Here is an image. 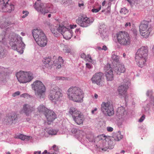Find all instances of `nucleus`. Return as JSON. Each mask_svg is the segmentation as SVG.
<instances>
[{
    "instance_id": "29",
    "label": "nucleus",
    "mask_w": 154,
    "mask_h": 154,
    "mask_svg": "<svg viewBox=\"0 0 154 154\" xmlns=\"http://www.w3.org/2000/svg\"><path fill=\"white\" fill-rule=\"evenodd\" d=\"M114 140L117 141H119L123 138V136L121 134L120 131H118L114 136Z\"/></svg>"
},
{
    "instance_id": "50",
    "label": "nucleus",
    "mask_w": 154,
    "mask_h": 154,
    "mask_svg": "<svg viewBox=\"0 0 154 154\" xmlns=\"http://www.w3.org/2000/svg\"><path fill=\"white\" fill-rule=\"evenodd\" d=\"M86 67L89 69H90L92 67V65L88 63H86Z\"/></svg>"
},
{
    "instance_id": "57",
    "label": "nucleus",
    "mask_w": 154,
    "mask_h": 154,
    "mask_svg": "<svg viewBox=\"0 0 154 154\" xmlns=\"http://www.w3.org/2000/svg\"><path fill=\"white\" fill-rule=\"evenodd\" d=\"M42 154H49L48 152V151L45 150L43 152Z\"/></svg>"
},
{
    "instance_id": "14",
    "label": "nucleus",
    "mask_w": 154,
    "mask_h": 154,
    "mask_svg": "<svg viewBox=\"0 0 154 154\" xmlns=\"http://www.w3.org/2000/svg\"><path fill=\"white\" fill-rule=\"evenodd\" d=\"M148 23L147 22L142 23L139 26L140 32V35L145 38H147L150 34L148 28Z\"/></svg>"
},
{
    "instance_id": "35",
    "label": "nucleus",
    "mask_w": 154,
    "mask_h": 154,
    "mask_svg": "<svg viewBox=\"0 0 154 154\" xmlns=\"http://www.w3.org/2000/svg\"><path fill=\"white\" fill-rule=\"evenodd\" d=\"M48 133L49 134L51 135H55L57 134V131L55 130L50 129L48 131Z\"/></svg>"
},
{
    "instance_id": "15",
    "label": "nucleus",
    "mask_w": 154,
    "mask_h": 154,
    "mask_svg": "<svg viewBox=\"0 0 154 154\" xmlns=\"http://www.w3.org/2000/svg\"><path fill=\"white\" fill-rule=\"evenodd\" d=\"M103 79V74L101 72H97L93 75L91 78V81L94 84L100 85Z\"/></svg>"
},
{
    "instance_id": "58",
    "label": "nucleus",
    "mask_w": 154,
    "mask_h": 154,
    "mask_svg": "<svg viewBox=\"0 0 154 154\" xmlns=\"http://www.w3.org/2000/svg\"><path fill=\"white\" fill-rule=\"evenodd\" d=\"M84 6V4L83 3H79V6L81 7L82 6Z\"/></svg>"
},
{
    "instance_id": "16",
    "label": "nucleus",
    "mask_w": 154,
    "mask_h": 154,
    "mask_svg": "<svg viewBox=\"0 0 154 154\" xmlns=\"http://www.w3.org/2000/svg\"><path fill=\"white\" fill-rule=\"evenodd\" d=\"M17 119V115L14 112L8 114L5 118V121L7 125H10L14 123Z\"/></svg>"
},
{
    "instance_id": "32",
    "label": "nucleus",
    "mask_w": 154,
    "mask_h": 154,
    "mask_svg": "<svg viewBox=\"0 0 154 154\" xmlns=\"http://www.w3.org/2000/svg\"><path fill=\"white\" fill-rule=\"evenodd\" d=\"M38 109L39 111L45 112V113L47 112V110H49L43 105H40L38 107Z\"/></svg>"
},
{
    "instance_id": "59",
    "label": "nucleus",
    "mask_w": 154,
    "mask_h": 154,
    "mask_svg": "<svg viewBox=\"0 0 154 154\" xmlns=\"http://www.w3.org/2000/svg\"><path fill=\"white\" fill-rule=\"evenodd\" d=\"M75 32H79V33H80L81 31L80 30V29H77L75 30Z\"/></svg>"
},
{
    "instance_id": "34",
    "label": "nucleus",
    "mask_w": 154,
    "mask_h": 154,
    "mask_svg": "<svg viewBox=\"0 0 154 154\" xmlns=\"http://www.w3.org/2000/svg\"><path fill=\"white\" fill-rule=\"evenodd\" d=\"M63 51L65 53H70L71 50L69 48L65 46L64 47Z\"/></svg>"
},
{
    "instance_id": "61",
    "label": "nucleus",
    "mask_w": 154,
    "mask_h": 154,
    "mask_svg": "<svg viewBox=\"0 0 154 154\" xmlns=\"http://www.w3.org/2000/svg\"><path fill=\"white\" fill-rule=\"evenodd\" d=\"M21 35L23 36H24L25 35V33L23 32H21Z\"/></svg>"
},
{
    "instance_id": "9",
    "label": "nucleus",
    "mask_w": 154,
    "mask_h": 154,
    "mask_svg": "<svg viewBox=\"0 0 154 154\" xmlns=\"http://www.w3.org/2000/svg\"><path fill=\"white\" fill-rule=\"evenodd\" d=\"M101 110L103 114L109 116L114 114L113 105L109 101L103 102L101 105Z\"/></svg>"
},
{
    "instance_id": "46",
    "label": "nucleus",
    "mask_w": 154,
    "mask_h": 154,
    "mask_svg": "<svg viewBox=\"0 0 154 154\" xmlns=\"http://www.w3.org/2000/svg\"><path fill=\"white\" fill-rule=\"evenodd\" d=\"M5 40V38L4 36L0 35V42H3Z\"/></svg>"
},
{
    "instance_id": "5",
    "label": "nucleus",
    "mask_w": 154,
    "mask_h": 154,
    "mask_svg": "<svg viewBox=\"0 0 154 154\" xmlns=\"http://www.w3.org/2000/svg\"><path fill=\"white\" fill-rule=\"evenodd\" d=\"M32 87L37 97L40 99L45 98V87L41 81L38 80L35 81L32 84Z\"/></svg>"
},
{
    "instance_id": "48",
    "label": "nucleus",
    "mask_w": 154,
    "mask_h": 154,
    "mask_svg": "<svg viewBox=\"0 0 154 154\" xmlns=\"http://www.w3.org/2000/svg\"><path fill=\"white\" fill-rule=\"evenodd\" d=\"M112 128L110 127H108L107 128V130L108 132H112L113 131Z\"/></svg>"
},
{
    "instance_id": "33",
    "label": "nucleus",
    "mask_w": 154,
    "mask_h": 154,
    "mask_svg": "<svg viewBox=\"0 0 154 154\" xmlns=\"http://www.w3.org/2000/svg\"><path fill=\"white\" fill-rule=\"evenodd\" d=\"M6 54V51L5 50L0 46V58L4 57Z\"/></svg>"
},
{
    "instance_id": "56",
    "label": "nucleus",
    "mask_w": 154,
    "mask_h": 154,
    "mask_svg": "<svg viewBox=\"0 0 154 154\" xmlns=\"http://www.w3.org/2000/svg\"><path fill=\"white\" fill-rule=\"evenodd\" d=\"M98 95L96 94H94V96L93 97V98L96 99L98 98Z\"/></svg>"
},
{
    "instance_id": "2",
    "label": "nucleus",
    "mask_w": 154,
    "mask_h": 154,
    "mask_svg": "<svg viewBox=\"0 0 154 154\" xmlns=\"http://www.w3.org/2000/svg\"><path fill=\"white\" fill-rule=\"evenodd\" d=\"M32 34L36 42L39 46L44 47L47 45V38L42 30L35 29L32 32Z\"/></svg>"
},
{
    "instance_id": "53",
    "label": "nucleus",
    "mask_w": 154,
    "mask_h": 154,
    "mask_svg": "<svg viewBox=\"0 0 154 154\" xmlns=\"http://www.w3.org/2000/svg\"><path fill=\"white\" fill-rule=\"evenodd\" d=\"M76 26H77L76 25H70L69 27L71 29H74V28H76Z\"/></svg>"
},
{
    "instance_id": "1",
    "label": "nucleus",
    "mask_w": 154,
    "mask_h": 154,
    "mask_svg": "<svg viewBox=\"0 0 154 154\" xmlns=\"http://www.w3.org/2000/svg\"><path fill=\"white\" fill-rule=\"evenodd\" d=\"M67 94L70 100L77 102H82L83 101L84 93L82 90L79 87H70L67 91Z\"/></svg>"
},
{
    "instance_id": "23",
    "label": "nucleus",
    "mask_w": 154,
    "mask_h": 154,
    "mask_svg": "<svg viewBox=\"0 0 154 154\" xmlns=\"http://www.w3.org/2000/svg\"><path fill=\"white\" fill-rule=\"evenodd\" d=\"M127 112L124 107L121 106L118 108L116 112V115L119 119L124 118Z\"/></svg>"
},
{
    "instance_id": "21",
    "label": "nucleus",
    "mask_w": 154,
    "mask_h": 154,
    "mask_svg": "<svg viewBox=\"0 0 154 154\" xmlns=\"http://www.w3.org/2000/svg\"><path fill=\"white\" fill-rule=\"evenodd\" d=\"M129 83L127 82L125 84L122 85L119 87V94L124 97L126 95L127 91L128 88V85Z\"/></svg>"
},
{
    "instance_id": "17",
    "label": "nucleus",
    "mask_w": 154,
    "mask_h": 154,
    "mask_svg": "<svg viewBox=\"0 0 154 154\" xmlns=\"http://www.w3.org/2000/svg\"><path fill=\"white\" fill-rule=\"evenodd\" d=\"M148 53V48L147 46H142L138 49L136 54V56L146 57Z\"/></svg>"
},
{
    "instance_id": "28",
    "label": "nucleus",
    "mask_w": 154,
    "mask_h": 154,
    "mask_svg": "<svg viewBox=\"0 0 154 154\" xmlns=\"http://www.w3.org/2000/svg\"><path fill=\"white\" fill-rule=\"evenodd\" d=\"M50 27V28L51 32L54 34L55 36H57V34H58L59 32H60L57 31V29L58 28H56L55 26L52 25Z\"/></svg>"
},
{
    "instance_id": "36",
    "label": "nucleus",
    "mask_w": 154,
    "mask_h": 154,
    "mask_svg": "<svg viewBox=\"0 0 154 154\" xmlns=\"http://www.w3.org/2000/svg\"><path fill=\"white\" fill-rule=\"evenodd\" d=\"M11 22L9 21H7L5 22L2 25V28H4L7 27L11 24Z\"/></svg>"
},
{
    "instance_id": "24",
    "label": "nucleus",
    "mask_w": 154,
    "mask_h": 154,
    "mask_svg": "<svg viewBox=\"0 0 154 154\" xmlns=\"http://www.w3.org/2000/svg\"><path fill=\"white\" fill-rule=\"evenodd\" d=\"M47 111L45 114L47 120L48 122H52L56 118V115L53 111L49 110Z\"/></svg>"
},
{
    "instance_id": "45",
    "label": "nucleus",
    "mask_w": 154,
    "mask_h": 154,
    "mask_svg": "<svg viewBox=\"0 0 154 154\" xmlns=\"http://www.w3.org/2000/svg\"><path fill=\"white\" fill-rule=\"evenodd\" d=\"M20 92L19 91H17L15 92L12 94V96L13 97H15L19 95L20 94Z\"/></svg>"
},
{
    "instance_id": "49",
    "label": "nucleus",
    "mask_w": 154,
    "mask_h": 154,
    "mask_svg": "<svg viewBox=\"0 0 154 154\" xmlns=\"http://www.w3.org/2000/svg\"><path fill=\"white\" fill-rule=\"evenodd\" d=\"M152 91H148L147 92L146 94L148 96H151L152 94Z\"/></svg>"
},
{
    "instance_id": "47",
    "label": "nucleus",
    "mask_w": 154,
    "mask_h": 154,
    "mask_svg": "<svg viewBox=\"0 0 154 154\" xmlns=\"http://www.w3.org/2000/svg\"><path fill=\"white\" fill-rule=\"evenodd\" d=\"M81 57L84 59L86 61L87 58V55H86L85 54L82 53L81 54Z\"/></svg>"
},
{
    "instance_id": "11",
    "label": "nucleus",
    "mask_w": 154,
    "mask_h": 154,
    "mask_svg": "<svg viewBox=\"0 0 154 154\" xmlns=\"http://www.w3.org/2000/svg\"><path fill=\"white\" fill-rule=\"evenodd\" d=\"M57 31L60 33L63 36L64 38L66 39H70L73 34L72 30L66 28L62 24L59 25Z\"/></svg>"
},
{
    "instance_id": "19",
    "label": "nucleus",
    "mask_w": 154,
    "mask_h": 154,
    "mask_svg": "<svg viewBox=\"0 0 154 154\" xmlns=\"http://www.w3.org/2000/svg\"><path fill=\"white\" fill-rule=\"evenodd\" d=\"M34 110V107L31 106L30 104H25L23 105L21 112L25 113L27 116H29Z\"/></svg>"
},
{
    "instance_id": "7",
    "label": "nucleus",
    "mask_w": 154,
    "mask_h": 154,
    "mask_svg": "<svg viewBox=\"0 0 154 154\" xmlns=\"http://www.w3.org/2000/svg\"><path fill=\"white\" fill-rule=\"evenodd\" d=\"M69 114L71 115L74 121L79 125L83 124L84 116L81 112L74 107H71L69 110Z\"/></svg>"
},
{
    "instance_id": "4",
    "label": "nucleus",
    "mask_w": 154,
    "mask_h": 154,
    "mask_svg": "<svg viewBox=\"0 0 154 154\" xmlns=\"http://www.w3.org/2000/svg\"><path fill=\"white\" fill-rule=\"evenodd\" d=\"M118 43L120 45L128 46L131 43V38L129 34L125 31H121L116 34Z\"/></svg>"
},
{
    "instance_id": "51",
    "label": "nucleus",
    "mask_w": 154,
    "mask_h": 154,
    "mask_svg": "<svg viewBox=\"0 0 154 154\" xmlns=\"http://www.w3.org/2000/svg\"><path fill=\"white\" fill-rule=\"evenodd\" d=\"M131 26V24L130 22H127L125 25V26L126 27L128 26Z\"/></svg>"
},
{
    "instance_id": "42",
    "label": "nucleus",
    "mask_w": 154,
    "mask_h": 154,
    "mask_svg": "<svg viewBox=\"0 0 154 154\" xmlns=\"http://www.w3.org/2000/svg\"><path fill=\"white\" fill-rule=\"evenodd\" d=\"M23 13L24 14V15L22 16V17L23 18H25L29 14V12L27 11H23Z\"/></svg>"
},
{
    "instance_id": "43",
    "label": "nucleus",
    "mask_w": 154,
    "mask_h": 154,
    "mask_svg": "<svg viewBox=\"0 0 154 154\" xmlns=\"http://www.w3.org/2000/svg\"><path fill=\"white\" fill-rule=\"evenodd\" d=\"M150 103L153 106V107L154 108V97H151Z\"/></svg>"
},
{
    "instance_id": "60",
    "label": "nucleus",
    "mask_w": 154,
    "mask_h": 154,
    "mask_svg": "<svg viewBox=\"0 0 154 154\" xmlns=\"http://www.w3.org/2000/svg\"><path fill=\"white\" fill-rule=\"evenodd\" d=\"M38 153V154H41V151L38 152H34V154H36Z\"/></svg>"
},
{
    "instance_id": "13",
    "label": "nucleus",
    "mask_w": 154,
    "mask_h": 154,
    "mask_svg": "<svg viewBox=\"0 0 154 154\" xmlns=\"http://www.w3.org/2000/svg\"><path fill=\"white\" fill-rule=\"evenodd\" d=\"M2 8L0 11L3 12H11L12 10H14V6L12 4H9L8 2L4 0H0V7Z\"/></svg>"
},
{
    "instance_id": "63",
    "label": "nucleus",
    "mask_w": 154,
    "mask_h": 154,
    "mask_svg": "<svg viewBox=\"0 0 154 154\" xmlns=\"http://www.w3.org/2000/svg\"><path fill=\"white\" fill-rule=\"evenodd\" d=\"M97 48L99 50H102V48L101 47H97Z\"/></svg>"
},
{
    "instance_id": "31",
    "label": "nucleus",
    "mask_w": 154,
    "mask_h": 154,
    "mask_svg": "<svg viewBox=\"0 0 154 154\" xmlns=\"http://www.w3.org/2000/svg\"><path fill=\"white\" fill-rule=\"evenodd\" d=\"M16 138L20 139L22 140H28L30 138V136H27L26 135H24L22 134H20L19 135H17L15 137Z\"/></svg>"
},
{
    "instance_id": "3",
    "label": "nucleus",
    "mask_w": 154,
    "mask_h": 154,
    "mask_svg": "<svg viewBox=\"0 0 154 154\" xmlns=\"http://www.w3.org/2000/svg\"><path fill=\"white\" fill-rule=\"evenodd\" d=\"M18 37L16 35L11 36L10 44L12 49L22 54L23 53L25 45L22 41V38L20 37V40H18Z\"/></svg>"
},
{
    "instance_id": "62",
    "label": "nucleus",
    "mask_w": 154,
    "mask_h": 154,
    "mask_svg": "<svg viewBox=\"0 0 154 154\" xmlns=\"http://www.w3.org/2000/svg\"><path fill=\"white\" fill-rule=\"evenodd\" d=\"M106 3V2L105 1H104L102 3V5L103 6H104Z\"/></svg>"
},
{
    "instance_id": "44",
    "label": "nucleus",
    "mask_w": 154,
    "mask_h": 154,
    "mask_svg": "<svg viewBox=\"0 0 154 154\" xmlns=\"http://www.w3.org/2000/svg\"><path fill=\"white\" fill-rule=\"evenodd\" d=\"M145 115H143L139 120L140 122H142L145 119Z\"/></svg>"
},
{
    "instance_id": "26",
    "label": "nucleus",
    "mask_w": 154,
    "mask_h": 154,
    "mask_svg": "<svg viewBox=\"0 0 154 154\" xmlns=\"http://www.w3.org/2000/svg\"><path fill=\"white\" fill-rule=\"evenodd\" d=\"M59 149L58 146L54 145L50 149L48 152L49 154H58L59 152Z\"/></svg>"
},
{
    "instance_id": "64",
    "label": "nucleus",
    "mask_w": 154,
    "mask_h": 154,
    "mask_svg": "<svg viewBox=\"0 0 154 154\" xmlns=\"http://www.w3.org/2000/svg\"><path fill=\"white\" fill-rule=\"evenodd\" d=\"M128 2H129L131 5L132 3V2L130 0H127Z\"/></svg>"
},
{
    "instance_id": "55",
    "label": "nucleus",
    "mask_w": 154,
    "mask_h": 154,
    "mask_svg": "<svg viewBox=\"0 0 154 154\" xmlns=\"http://www.w3.org/2000/svg\"><path fill=\"white\" fill-rule=\"evenodd\" d=\"M97 110V108H94V110H93L91 111V113L92 114H94V112L96 111Z\"/></svg>"
},
{
    "instance_id": "30",
    "label": "nucleus",
    "mask_w": 154,
    "mask_h": 154,
    "mask_svg": "<svg viewBox=\"0 0 154 154\" xmlns=\"http://www.w3.org/2000/svg\"><path fill=\"white\" fill-rule=\"evenodd\" d=\"M64 61L61 57H59L58 58V61L56 63L57 66V69H59L61 66V65L63 64Z\"/></svg>"
},
{
    "instance_id": "20",
    "label": "nucleus",
    "mask_w": 154,
    "mask_h": 154,
    "mask_svg": "<svg viewBox=\"0 0 154 154\" xmlns=\"http://www.w3.org/2000/svg\"><path fill=\"white\" fill-rule=\"evenodd\" d=\"M113 69L115 72L118 75L125 72L126 70L124 65L120 63L114 66Z\"/></svg>"
},
{
    "instance_id": "25",
    "label": "nucleus",
    "mask_w": 154,
    "mask_h": 154,
    "mask_svg": "<svg viewBox=\"0 0 154 154\" xmlns=\"http://www.w3.org/2000/svg\"><path fill=\"white\" fill-rule=\"evenodd\" d=\"M43 63L45 64V66L47 68L51 67L53 64L52 61L49 57H45L42 60Z\"/></svg>"
},
{
    "instance_id": "40",
    "label": "nucleus",
    "mask_w": 154,
    "mask_h": 154,
    "mask_svg": "<svg viewBox=\"0 0 154 154\" xmlns=\"http://www.w3.org/2000/svg\"><path fill=\"white\" fill-rule=\"evenodd\" d=\"M101 6L100 5L98 8H93L92 9L91 11L94 13H97L101 9Z\"/></svg>"
},
{
    "instance_id": "10",
    "label": "nucleus",
    "mask_w": 154,
    "mask_h": 154,
    "mask_svg": "<svg viewBox=\"0 0 154 154\" xmlns=\"http://www.w3.org/2000/svg\"><path fill=\"white\" fill-rule=\"evenodd\" d=\"M35 8L38 11L40 12L42 14H45L46 13L50 12L51 13H55L56 11L54 10L52 11L51 9L52 8V6H49L45 3L39 2L37 3L36 2L35 4Z\"/></svg>"
},
{
    "instance_id": "27",
    "label": "nucleus",
    "mask_w": 154,
    "mask_h": 154,
    "mask_svg": "<svg viewBox=\"0 0 154 154\" xmlns=\"http://www.w3.org/2000/svg\"><path fill=\"white\" fill-rule=\"evenodd\" d=\"M119 57L115 54H113L112 56V64L113 66L120 63L119 61Z\"/></svg>"
},
{
    "instance_id": "39",
    "label": "nucleus",
    "mask_w": 154,
    "mask_h": 154,
    "mask_svg": "<svg viewBox=\"0 0 154 154\" xmlns=\"http://www.w3.org/2000/svg\"><path fill=\"white\" fill-rule=\"evenodd\" d=\"M128 12V11L125 8H122L120 11V13L122 14H126Z\"/></svg>"
},
{
    "instance_id": "38",
    "label": "nucleus",
    "mask_w": 154,
    "mask_h": 154,
    "mask_svg": "<svg viewBox=\"0 0 154 154\" xmlns=\"http://www.w3.org/2000/svg\"><path fill=\"white\" fill-rule=\"evenodd\" d=\"M86 61H88L89 62L91 63H93V60L91 57V56L90 55L88 54L87 55V58L86 60Z\"/></svg>"
},
{
    "instance_id": "6",
    "label": "nucleus",
    "mask_w": 154,
    "mask_h": 154,
    "mask_svg": "<svg viewBox=\"0 0 154 154\" xmlns=\"http://www.w3.org/2000/svg\"><path fill=\"white\" fill-rule=\"evenodd\" d=\"M16 76L19 82L22 83L29 82L34 77L33 74L30 71H20L17 73Z\"/></svg>"
},
{
    "instance_id": "22",
    "label": "nucleus",
    "mask_w": 154,
    "mask_h": 154,
    "mask_svg": "<svg viewBox=\"0 0 154 154\" xmlns=\"http://www.w3.org/2000/svg\"><path fill=\"white\" fill-rule=\"evenodd\" d=\"M147 57L138 56L135 57V61L137 65L141 67L145 65Z\"/></svg>"
},
{
    "instance_id": "12",
    "label": "nucleus",
    "mask_w": 154,
    "mask_h": 154,
    "mask_svg": "<svg viewBox=\"0 0 154 154\" xmlns=\"http://www.w3.org/2000/svg\"><path fill=\"white\" fill-rule=\"evenodd\" d=\"M94 19L92 17L88 18L82 16V18H79L76 20V22L81 26L86 27L93 22Z\"/></svg>"
},
{
    "instance_id": "54",
    "label": "nucleus",
    "mask_w": 154,
    "mask_h": 154,
    "mask_svg": "<svg viewBox=\"0 0 154 154\" xmlns=\"http://www.w3.org/2000/svg\"><path fill=\"white\" fill-rule=\"evenodd\" d=\"M4 73H0V80H2L4 78Z\"/></svg>"
},
{
    "instance_id": "41",
    "label": "nucleus",
    "mask_w": 154,
    "mask_h": 154,
    "mask_svg": "<svg viewBox=\"0 0 154 154\" xmlns=\"http://www.w3.org/2000/svg\"><path fill=\"white\" fill-rule=\"evenodd\" d=\"M30 95L27 93H24L20 95V97H21L24 98H28V97H29Z\"/></svg>"
},
{
    "instance_id": "37",
    "label": "nucleus",
    "mask_w": 154,
    "mask_h": 154,
    "mask_svg": "<svg viewBox=\"0 0 154 154\" xmlns=\"http://www.w3.org/2000/svg\"><path fill=\"white\" fill-rule=\"evenodd\" d=\"M67 78L64 77L56 76L55 77V79L56 80H67Z\"/></svg>"
},
{
    "instance_id": "18",
    "label": "nucleus",
    "mask_w": 154,
    "mask_h": 154,
    "mask_svg": "<svg viewBox=\"0 0 154 154\" xmlns=\"http://www.w3.org/2000/svg\"><path fill=\"white\" fill-rule=\"evenodd\" d=\"M105 76L107 80L108 81H111L113 79V75L112 68H111L110 65H107L105 67Z\"/></svg>"
},
{
    "instance_id": "8",
    "label": "nucleus",
    "mask_w": 154,
    "mask_h": 154,
    "mask_svg": "<svg viewBox=\"0 0 154 154\" xmlns=\"http://www.w3.org/2000/svg\"><path fill=\"white\" fill-rule=\"evenodd\" d=\"M62 90L59 88L55 87L52 88L50 90L48 97L49 100L55 102L60 100L63 96Z\"/></svg>"
},
{
    "instance_id": "52",
    "label": "nucleus",
    "mask_w": 154,
    "mask_h": 154,
    "mask_svg": "<svg viewBox=\"0 0 154 154\" xmlns=\"http://www.w3.org/2000/svg\"><path fill=\"white\" fill-rule=\"evenodd\" d=\"M108 50V48L106 46L104 45L103 46L102 48V50L106 51Z\"/></svg>"
}]
</instances>
